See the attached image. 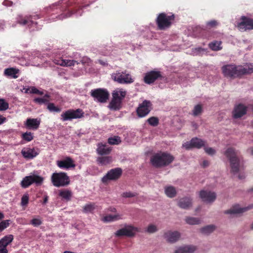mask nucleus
Segmentation results:
<instances>
[{"instance_id": "1", "label": "nucleus", "mask_w": 253, "mask_h": 253, "mask_svg": "<svg viewBox=\"0 0 253 253\" xmlns=\"http://www.w3.org/2000/svg\"><path fill=\"white\" fill-rule=\"evenodd\" d=\"M225 155L229 160L231 170L234 174H237L240 179L245 178L244 173H240L243 169V164L238 158L237 151L233 148H228L225 152Z\"/></svg>"}, {"instance_id": "2", "label": "nucleus", "mask_w": 253, "mask_h": 253, "mask_svg": "<svg viewBox=\"0 0 253 253\" xmlns=\"http://www.w3.org/2000/svg\"><path fill=\"white\" fill-rule=\"evenodd\" d=\"M222 72L227 77L235 78L253 73V68L246 66L227 65L222 67Z\"/></svg>"}, {"instance_id": "3", "label": "nucleus", "mask_w": 253, "mask_h": 253, "mask_svg": "<svg viewBox=\"0 0 253 253\" xmlns=\"http://www.w3.org/2000/svg\"><path fill=\"white\" fill-rule=\"evenodd\" d=\"M174 158L170 154L160 152L155 154L151 159L152 164L157 167L169 165L173 161Z\"/></svg>"}, {"instance_id": "4", "label": "nucleus", "mask_w": 253, "mask_h": 253, "mask_svg": "<svg viewBox=\"0 0 253 253\" xmlns=\"http://www.w3.org/2000/svg\"><path fill=\"white\" fill-rule=\"evenodd\" d=\"M53 185L57 187H64L70 183V178L67 174L63 172H54L51 177Z\"/></svg>"}, {"instance_id": "5", "label": "nucleus", "mask_w": 253, "mask_h": 253, "mask_svg": "<svg viewBox=\"0 0 253 253\" xmlns=\"http://www.w3.org/2000/svg\"><path fill=\"white\" fill-rule=\"evenodd\" d=\"M111 78L121 84H130L134 82V79L126 71H117L111 74Z\"/></svg>"}, {"instance_id": "6", "label": "nucleus", "mask_w": 253, "mask_h": 253, "mask_svg": "<svg viewBox=\"0 0 253 253\" xmlns=\"http://www.w3.org/2000/svg\"><path fill=\"white\" fill-rule=\"evenodd\" d=\"M174 18L173 14H167L163 13L160 14L157 19L159 28L161 30H165L169 28L174 20Z\"/></svg>"}, {"instance_id": "7", "label": "nucleus", "mask_w": 253, "mask_h": 253, "mask_svg": "<svg viewBox=\"0 0 253 253\" xmlns=\"http://www.w3.org/2000/svg\"><path fill=\"white\" fill-rule=\"evenodd\" d=\"M140 232V229L132 226V225H126L124 227L117 230L115 235L117 237H121L126 236L129 237H133L135 234Z\"/></svg>"}, {"instance_id": "8", "label": "nucleus", "mask_w": 253, "mask_h": 253, "mask_svg": "<svg viewBox=\"0 0 253 253\" xmlns=\"http://www.w3.org/2000/svg\"><path fill=\"white\" fill-rule=\"evenodd\" d=\"M43 180V178L37 174H32L24 177L21 182V186L22 188H26L35 183L37 185H41Z\"/></svg>"}, {"instance_id": "9", "label": "nucleus", "mask_w": 253, "mask_h": 253, "mask_svg": "<svg viewBox=\"0 0 253 253\" xmlns=\"http://www.w3.org/2000/svg\"><path fill=\"white\" fill-rule=\"evenodd\" d=\"M84 116V112L81 109L75 110L70 109L63 112L61 115V120L63 121H71L73 119L81 118Z\"/></svg>"}, {"instance_id": "10", "label": "nucleus", "mask_w": 253, "mask_h": 253, "mask_svg": "<svg viewBox=\"0 0 253 253\" xmlns=\"http://www.w3.org/2000/svg\"><path fill=\"white\" fill-rule=\"evenodd\" d=\"M16 21L20 25L28 27L31 31L40 29L37 27V23L34 22L31 16L18 15L16 18Z\"/></svg>"}, {"instance_id": "11", "label": "nucleus", "mask_w": 253, "mask_h": 253, "mask_svg": "<svg viewBox=\"0 0 253 253\" xmlns=\"http://www.w3.org/2000/svg\"><path fill=\"white\" fill-rule=\"evenodd\" d=\"M91 95L95 100L100 102H105L109 97V93L106 89L98 88L92 90Z\"/></svg>"}, {"instance_id": "12", "label": "nucleus", "mask_w": 253, "mask_h": 253, "mask_svg": "<svg viewBox=\"0 0 253 253\" xmlns=\"http://www.w3.org/2000/svg\"><path fill=\"white\" fill-rule=\"evenodd\" d=\"M151 104L149 101L144 100L140 104L137 109V114L139 118H143L147 115L151 111Z\"/></svg>"}, {"instance_id": "13", "label": "nucleus", "mask_w": 253, "mask_h": 253, "mask_svg": "<svg viewBox=\"0 0 253 253\" xmlns=\"http://www.w3.org/2000/svg\"><path fill=\"white\" fill-rule=\"evenodd\" d=\"M122 173V169L120 168H116L110 170L108 173L102 177V181L103 183H107L110 180L118 179Z\"/></svg>"}, {"instance_id": "14", "label": "nucleus", "mask_w": 253, "mask_h": 253, "mask_svg": "<svg viewBox=\"0 0 253 253\" xmlns=\"http://www.w3.org/2000/svg\"><path fill=\"white\" fill-rule=\"evenodd\" d=\"M205 141L196 137L192 138L190 142H185L182 146L186 149H190L192 148H200L205 146Z\"/></svg>"}, {"instance_id": "15", "label": "nucleus", "mask_w": 253, "mask_h": 253, "mask_svg": "<svg viewBox=\"0 0 253 253\" xmlns=\"http://www.w3.org/2000/svg\"><path fill=\"white\" fill-rule=\"evenodd\" d=\"M56 165L59 168L65 169L74 168L76 166L74 161L69 157H66L62 160L57 161Z\"/></svg>"}, {"instance_id": "16", "label": "nucleus", "mask_w": 253, "mask_h": 253, "mask_svg": "<svg viewBox=\"0 0 253 253\" xmlns=\"http://www.w3.org/2000/svg\"><path fill=\"white\" fill-rule=\"evenodd\" d=\"M242 21L238 24V27L241 31L253 29V19L243 16Z\"/></svg>"}, {"instance_id": "17", "label": "nucleus", "mask_w": 253, "mask_h": 253, "mask_svg": "<svg viewBox=\"0 0 253 253\" xmlns=\"http://www.w3.org/2000/svg\"><path fill=\"white\" fill-rule=\"evenodd\" d=\"M253 207L250 206L246 207L241 208L239 205H236L231 207L230 209L224 211L225 214H230L231 215H235L239 213L244 212Z\"/></svg>"}, {"instance_id": "18", "label": "nucleus", "mask_w": 253, "mask_h": 253, "mask_svg": "<svg viewBox=\"0 0 253 253\" xmlns=\"http://www.w3.org/2000/svg\"><path fill=\"white\" fill-rule=\"evenodd\" d=\"M199 196L203 201L207 203L213 202L216 199L215 193L208 190L201 191L199 193Z\"/></svg>"}, {"instance_id": "19", "label": "nucleus", "mask_w": 253, "mask_h": 253, "mask_svg": "<svg viewBox=\"0 0 253 253\" xmlns=\"http://www.w3.org/2000/svg\"><path fill=\"white\" fill-rule=\"evenodd\" d=\"M180 233L177 231H168L164 233V237L168 242L173 243L177 242L180 238Z\"/></svg>"}, {"instance_id": "20", "label": "nucleus", "mask_w": 253, "mask_h": 253, "mask_svg": "<svg viewBox=\"0 0 253 253\" xmlns=\"http://www.w3.org/2000/svg\"><path fill=\"white\" fill-rule=\"evenodd\" d=\"M247 108L244 105L239 104L235 106L233 111V116L234 118H239L245 115Z\"/></svg>"}, {"instance_id": "21", "label": "nucleus", "mask_w": 253, "mask_h": 253, "mask_svg": "<svg viewBox=\"0 0 253 253\" xmlns=\"http://www.w3.org/2000/svg\"><path fill=\"white\" fill-rule=\"evenodd\" d=\"M53 62L55 64L62 66L70 67L74 66L76 64H79V60L71 59H63L62 58L54 59Z\"/></svg>"}, {"instance_id": "22", "label": "nucleus", "mask_w": 253, "mask_h": 253, "mask_svg": "<svg viewBox=\"0 0 253 253\" xmlns=\"http://www.w3.org/2000/svg\"><path fill=\"white\" fill-rule=\"evenodd\" d=\"M22 156L26 159H32L38 155V152L35 148H24L21 151Z\"/></svg>"}, {"instance_id": "23", "label": "nucleus", "mask_w": 253, "mask_h": 253, "mask_svg": "<svg viewBox=\"0 0 253 253\" xmlns=\"http://www.w3.org/2000/svg\"><path fill=\"white\" fill-rule=\"evenodd\" d=\"M197 249V247L193 245H186L177 248L174 253H193Z\"/></svg>"}, {"instance_id": "24", "label": "nucleus", "mask_w": 253, "mask_h": 253, "mask_svg": "<svg viewBox=\"0 0 253 253\" xmlns=\"http://www.w3.org/2000/svg\"><path fill=\"white\" fill-rule=\"evenodd\" d=\"M161 77L160 72L158 71H151L148 73L144 77L146 83L150 84L153 83L156 79Z\"/></svg>"}, {"instance_id": "25", "label": "nucleus", "mask_w": 253, "mask_h": 253, "mask_svg": "<svg viewBox=\"0 0 253 253\" xmlns=\"http://www.w3.org/2000/svg\"><path fill=\"white\" fill-rule=\"evenodd\" d=\"M178 207L183 209H188L192 206V199L189 197H184L178 200Z\"/></svg>"}, {"instance_id": "26", "label": "nucleus", "mask_w": 253, "mask_h": 253, "mask_svg": "<svg viewBox=\"0 0 253 253\" xmlns=\"http://www.w3.org/2000/svg\"><path fill=\"white\" fill-rule=\"evenodd\" d=\"M112 150L111 147H109L106 144L99 143L97 144L96 151L98 154L100 155H108Z\"/></svg>"}, {"instance_id": "27", "label": "nucleus", "mask_w": 253, "mask_h": 253, "mask_svg": "<svg viewBox=\"0 0 253 253\" xmlns=\"http://www.w3.org/2000/svg\"><path fill=\"white\" fill-rule=\"evenodd\" d=\"M40 124V121L38 119H28L25 125L29 129H37Z\"/></svg>"}, {"instance_id": "28", "label": "nucleus", "mask_w": 253, "mask_h": 253, "mask_svg": "<svg viewBox=\"0 0 253 253\" xmlns=\"http://www.w3.org/2000/svg\"><path fill=\"white\" fill-rule=\"evenodd\" d=\"M4 74L7 77L16 79L19 77V70L13 68H7L4 70Z\"/></svg>"}, {"instance_id": "29", "label": "nucleus", "mask_w": 253, "mask_h": 253, "mask_svg": "<svg viewBox=\"0 0 253 253\" xmlns=\"http://www.w3.org/2000/svg\"><path fill=\"white\" fill-rule=\"evenodd\" d=\"M126 94V91L123 88H117L114 90L112 93L113 97L119 99L122 101Z\"/></svg>"}, {"instance_id": "30", "label": "nucleus", "mask_w": 253, "mask_h": 253, "mask_svg": "<svg viewBox=\"0 0 253 253\" xmlns=\"http://www.w3.org/2000/svg\"><path fill=\"white\" fill-rule=\"evenodd\" d=\"M122 101L119 99L113 97L109 105V108L112 110H119L121 107Z\"/></svg>"}, {"instance_id": "31", "label": "nucleus", "mask_w": 253, "mask_h": 253, "mask_svg": "<svg viewBox=\"0 0 253 253\" xmlns=\"http://www.w3.org/2000/svg\"><path fill=\"white\" fill-rule=\"evenodd\" d=\"M121 219V215L116 213L114 215L108 214L104 216L102 218V220L104 222H109L118 220Z\"/></svg>"}, {"instance_id": "32", "label": "nucleus", "mask_w": 253, "mask_h": 253, "mask_svg": "<svg viewBox=\"0 0 253 253\" xmlns=\"http://www.w3.org/2000/svg\"><path fill=\"white\" fill-rule=\"evenodd\" d=\"M96 161L99 165L105 166L112 162V158L110 156L99 157Z\"/></svg>"}, {"instance_id": "33", "label": "nucleus", "mask_w": 253, "mask_h": 253, "mask_svg": "<svg viewBox=\"0 0 253 253\" xmlns=\"http://www.w3.org/2000/svg\"><path fill=\"white\" fill-rule=\"evenodd\" d=\"M59 196L64 199L69 201L72 196V193L70 190L63 189L59 191Z\"/></svg>"}, {"instance_id": "34", "label": "nucleus", "mask_w": 253, "mask_h": 253, "mask_svg": "<svg viewBox=\"0 0 253 253\" xmlns=\"http://www.w3.org/2000/svg\"><path fill=\"white\" fill-rule=\"evenodd\" d=\"M215 226L212 224L209 225L201 228L200 231L203 234L208 235L212 233L215 229Z\"/></svg>"}, {"instance_id": "35", "label": "nucleus", "mask_w": 253, "mask_h": 253, "mask_svg": "<svg viewBox=\"0 0 253 253\" xmlns=\"http://www.w3.org/2000/svg\"><path fill=\"white\" fill-rule=\"evenodd\" d=\"M165 192L166 195L169 198H173L176 194V191L175 188L171 186L166 187L165 188Z\"/></svg>"}, {"instance_id": "36", "label": "nucleus", "mask_w": 253, "mask_h": 253, "mask_svg": "<svg viewBox=\"0 0 253 253\" xmlns=\"http://www.w3.org/2000/svg\"><path fill=\"white\" fill-rule=\"evenodd\" d=\"M186 223L189 225H198L201 223L200 218L191 216H187L185 218Z\"/></svg>"}, {"instance_id": "37", "label": "nucleus", "mask_w": 253, "mask_h": 253, "mask_svg": "<svg viewBox=\"0 0 253 253\" xmlns=\"http://www.w3.org/2000/svg\"><path fill=\"white\" fill-rule=\"evenodd\" d=\"M13 239V236L12 235L9 234L5 236L2 238H1L0 240V242L1 243L3 244V245L4 246V247L6 248V247L12 242Z\"/></svg>"}, {"instance_id": "38", "label": "nucleus", "mask_w": 253, "mask_h": 253, "mask_svg": "<svg viewBox=\"0 0 253 253\" xmlns=\"http://www.w3.org/2000/svg\"><path fill=\"white\" fill-rule=\"evenodd\" d=\"M206 53V50L200 47L193 48L190 53L193 56L203 55Z\"/></svg>"}, {"instance_id": "39", "label": "nucleus", "mask_w": 253, "mask_h": 253, "mask_svg": "<svg viewBox=\"0 0 253 253\" xmlns=\"http://www.w3.org/2000/svg\"><path fill=\"white\" fill-rule=\"evenodd\" d=\"M49 95L46 94L42 98H36L34 99V101L39 104H47L49 101Z\"/></svg>"}, {"instance_id": "40", "label": "nucleus", "mask_w": 253, "mask_h": 253, "mask_svg": "<svg viewBox=\"0 0 253 253\" xmlns=\"http://www.w3.org/2000/svg\"><path fill=\"white\" fill-rule=\"evenodd\" d=\"M221 44V42L214 41L209 43V47L212 50L217 51L222 48Z\"/></svg>"}, {"instance_id": "41", "label": "nucleus", "mask_w": 253, "mask_h": 253, "mask_svg": "<svg viewBox=\"0 0 253 253\" xmlns=\"http://www.w3.org/2000/svg\"><path fill=\"white\" fill-rule=\"evenodd\" d=\"M108 142L111 145H118L121 143V140L120 137L115 136L109 138Z\"/></svg>"}, {"instance_id": "42", "label": "nucleus", "mask_w": 253, "mask_h": 253, "mask_svg": "<svg viewBox=\"0 0 253 253\" xmlns=\"http://www.w3.org/2000/svg\"><path fill=\"white\" fill-rule=\"evenodd\" d=\"M95 209V205L94 204L90 203L86 204L84 208V211L85 212H91Z\"/></svg>"}, {"instance_id": "43", "label": "nucleus", "mask_w": 253, "mask_h": 253, "mask_svg": "<svg viewBox=\"0 0 253 253\" xmlns=\"http://www.w3.org/2000/svg\"><path fill=\"white\" fill-rule=\"evenodd\" d=\"M158 228L156 225L154 224H150L146 229L145 231L148 233H153L157 231Z\"/></svg>"}, {"instance_id": "44", "label": "nucleus", "mask_w": 253, "mask_h": 253, "mask_svg": "<svg viewBox=\"0 0 253 253\" xmlns=\"http://www.w3.org/2000/svg\"><path fill=\"white\" fill-rule=\"evenodd\" d=\"M47 109L50 112H59L61 111L60 108L56 107L54 104L52 103H48Z\"/></svg>"}, {"instance_id": "45", "label": "nucleus", "mask_w": 253, "mask_h": 253, "mask_svg": "<svg viewBox=\"0 0 253 253\" xmlns=\"http://www.w3.org/2000/svg\"><path fill=\"white\" fill-rule=\"evenodd\" d=\"M9 105L4 99H0V111H5L8 108Z\"/></svg>"}, {"instance_id": "46", "label": "nucleus", "mask_w": 253, "mask_h": 253, "mask_svg": "<svg viewBox=\"0 0 253 253\" xmlns=\"http://www.w3.org/2000/svg\"><path fill=\"white\" fill-rule=\"evenodd\" d=\"M22 138L27 142L31 141L33 139V134L30 132L23 133Z\"/></svg>"}, {"instance_id": "47", "label": "nucleus", "mask_w": 253, "mask_h": 253, "mask_svg": "<svg viewBox=\"0 0 253 253\" xmlns=\"http://www.w3.org/2000/svg\"><path fill=\"white\" fill-rule=\"evenodd\" d=\"M10 220H3L0 222V231H3L9 225Z\"/></svg>"}, {"instance_id": "48", "label": "nucleus", "mask_w": 253, "mask_h": 253, "mask_svg": "<svg viewBox=\"0 0 253 253\" xmlns=\"http://www.w3.org/2000/svg\"><path fill=\"white\" fill-rule=\"evenodd\" d=\"M148 123L152 126H156L159 123V120L156 117H152L147 120Z\"/></svg>"}, {"instance_id": "49", "label": "nucleus", "mask_w": 253, "mask_h": 253, "mask_svg": "<svg viewBox=\"0 0 253 253\" xmlns=\"http://www.w3.org/2000/svg\"><path fill=\"white\" fill-rule=\"evenodd\" d=\"M202 110V106L200 105H197L195 106L193 110V115L194 116H197L199 115Z\"/></svg>"}, {"instance_id": "50", "label": "nucleus", "mask_w": 253, "mask_h": 253, "mask_svg": "<svg viewBox=\"0 0 253 253\" xmlns=\"http://www.w3.org/2000/svg\"><path fill=\"white\" fill-rule=\"evenodd\" d=\"M31 223L35 227L38 226L42 224V220L40 218H33L31 221Z\"/></svg>"}, {"instance_id": "51", "label": "nucleus", "mask_w": 253, "mask_h": 253, "mask_svg": "<svg viewBox=\"0 0 253 253\" xmlns=\"http://www.w3.org/2000/svg\"><path fill=\"white\" fill-rule=\"evenodd\" d=\"M218 23L215 20H212L207 22V27L208 28H213L217 26Z\"/></svg>"}, {"instance_id": "52", "label": "nucleus", "mask_w": 253, "mask_h": 253, "mask_svg": "<svg viewBox=\"0 0 253 253\" xmlns=\"http://www.w3.org/2000/svg\"><path fill=\"white\" fill-rule=\"evenodd\" d=\"M205 152L210 155H213L215 153V150L211 147H205Z\"/></svg>"}, {"instance_id": "53", "label": "nucleus", "mask_w": 253, "mask_h": 253, "mask_svg": "<svg viewBox=\"0 0 253 253\" xmlns=\"http://www.w3.org/2000/svg\"><path fill=\"white\" fill-rule=\"evenodd\" d=\"M29 201V197L27 195H24L23 196L21 199V205L22 206L26 205Z\"/></svg>"}, {"instance_id": "54", "label": "nucleus", "mask_w": 253, "mask_h": 253, "mask_svg": "<svg viewBox=\"0 0 253 253\" xmlns=\"http://www.w3.org/2000/svg\"><path fill=\"white\" fill-rule=\"evenodd\" d=\"M135 196V194L130 192H126L122 194V196L125 198H130Z\"/></svg>"}, {"instance_id": "55", "label": "nucleus", "mask_w": 253, "mask_h": 253, "mask_svg": "<svg viewBox=\"0 0 253 253\" xmlns=\"http://www.w3.org/2000/svg\"><path fill=\"white\" fill-rule=\"evenodd\" d=\"M30 92L33 93L38 94H43V93L42 91L39 90V89H38L37 88H36L35 87H33L31 88Z\"/></svg>"}, {"instance_id": "56", "label": "nucleus", "mask_w": 253, "mask_h": 253, "mask_svg": "<svg viewBox=\"0 0 253 253\" xmlns=\"http://www.w3.org/2000/svg\"><path fill=\"white\" fill-rule=\"evenodd\" d=\"M0 242V253H8V251L5 247Z\"/></svg>"}, {"instance_id": "57", "label": "nucleus", "mask_w": 253, "mask_h": 253, "mask_svg": "<svg viewBox=\"0 0 253 253\" xmlns=\"http://www.w3.org/2000/svg\"><path fill=\"white\" fill-rule=\"evenodd\" d=\"M73 14V12L72 11L69 12L67 15H65L64 14H62L59 16V19H63L64 18L70 17L72 14Z\"/></svg>"}, {"instance_id": "58", "label": "nucleus", "mask_w": 253, "mask_h": 253, "mask_svg": "<svg viewBox=\"0 0 253 253\" xmlns=\"http://www.w3.org/2000/svg\"><path fill=\"white\" fill-rule=\"evenodd\" d=\"M81 55L78 53H75L73 54V58L74 59V60H80L81 59Z\"/></svg>"}, {"instance_id": "59", "label": "nucleus", "mask_w": 253, "mask_h": 253, "mask_svg": "<svg viewBox=\"0 0 253 253\" xmlns=\"http://www.w3.org/2000/svg\"><path fill=\"white\" fill-rule=\"evenodd\" d=\"M89 60H90L89 58H88L86 57H84L82 59L81 58V59L80 60H79V62L80 63L81 62L83 63H87V62H88Z\"/></svg>"}, {"instance_id": "60", "label": "nucleus", "mask_w": 253, "mask_h": 253, "mask_svg": "<svg viewBox=\"0 0 253 253\" xmlns=\"http://www.w3.org/2000/svg\"><path fill=\"white\" fill-rule=\"evenodd\" d=\"M5 27V24L4 21H0V31H2L4 29Z\"/></svg>"}, {"instance_id": "61", "label": "nucleus", "mask_w": 253, "mask_h": 253, "mask_svg": "<svg viewBox=\"0 0 253 253\" xmlns=\"http://www.w3.org/2000/svg\"><path fill=\"white\" fill-rule=\"evenodd\" d=\"M34 55L32 54V56L29 57V58L28 59V60L29 61H31L32 60H33V59H35L36 58V55L38 54V53L37 52H34Z\"/></svg>"}, {"instance_id": "62", "label": "nucleus", "mask_w": 253, "mask_h": 253, "mask_svg": "<svg viewBox=\"0 0 253 253\" xmlns=\"http://www.w3.org/2000/svg\"><path fill=\"white\" fill-rule=\"evenodd\" d=\"M98 62L102 65L103 66H107V63L106 62V61H104V60H98Z\"/></svg>"}, {"instance_id": "63", "label": "nucleus", "mask_w": 253, "mask_h": 253, "mask_svg": "<svg viewBox=\"0 0 253 253\" xmlns=\"http://www.w3.org/2000/svg\"><path fill=\"white\" fill-rule=\"evenodd\" d=\"M107 211L112 212H116V209L114 207H110L108 209Z\"/></svg>"}, {"instance_id": "64", "label": "nucleus", "mask_w": 253, "mask_h": 253, "mask_svg": "<svg viewBox=\"0 0 253 253\" xmlns=\"http://www.w3.org/2000/svg\"><path fill=\"white\" fill-rule=\"evenodd\" d=\"M209 163L207 160H204L202 163V166L203 167L205 168L209 166Z\"/></svg>"}]
</instances>
